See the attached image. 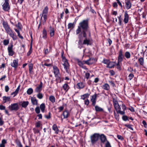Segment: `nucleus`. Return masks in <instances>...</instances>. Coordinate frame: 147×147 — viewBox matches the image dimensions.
<instances>
[{
    "label": "nucleus",
    "mask_w": 147,
    "mask_h": 147,
    "mask_svg": "<svg viewBox=\"0 0 147 147\" xmlns=\"http://www.w3.org/2000/svg\"><path fill=\"white\" fill-rule=\"evenodd\" d=\"M81 32L84 37H86L87 34L89 36H90L88 20H84L79 23L78 28L76 31V34H78Z\"/></svg>",
    "instance_id": "1"
},
{
    "label": "nucleus",
    "mask_w": 147,
    "mask_h": 147,
    "mask_svg": "<svg viewBox=\"0 0 147 147\" xmlns=\"http://www.w3.org/2000/svg\"><path fill=\"white\" fill-rule=\"evenodd\" d=\"M62 61L63 63L62 65L63 66L64 68L67 73H69V65L68 62V61L65 57L63 55H62Z\"/></svg>",
    "instance_id": "2"
},
{
    "label": "nucleus",
    "mask_w": 147,
    "mask_h": 147,
    "mask_svg": "<svg viewBox=\"0 0 147 147\" xmlns=\"http://www.w3.org/2000/svg\"><path fill=\"white\" fill-rule=\"evenodd\" d=\"M91 141L92 144H94L99 140L100 135L98 133H95L90 136Z\"/></svg>",
    "instance_id": "3"
},
{
    "label": "nucleus",
    "mask_w": 147,
    "mask_h": 147,
    "mask_svg": "<svg viewBox=\"0 0 147 147\" xmlns=\"http://www.w3.org/2000/svg\"><path fill=\"white\" fill-rule=\"evenodd\" d=\"M48 8L47 6L45 7L42 11L41 18L43 17V22H45L47 19L48 15Z\"/></svg>",
    "instance_id": "4"
},
{
    "label": "nucleus",
    "mask_w": 147,
    "mask_h": 147,
    "mask_svg": "<svg viewBox=\"0 0 147 147\" xmlns=\"http://www.w3.org/2000/svg\"><path fill=\"white\" fill-rule=\"evenodd\" d=\"M3 25L7 34H9L13 32L12 30L10 28L9 26L6 22L3 21Z\"/></svg>",
    "instance_id": "5"
},
{
    "label": "nucleus",
    "mask_w": 147,
    "mask_h": 147,
    "mask_svg": "<svg viewBox=\"0 0 147 147\" xmlns=\"http://www.w3.org/2000/svg\"><path fill=\"white\" fill-rule=\"evenodd\" d=\"M8 108L11 111H17L19 109L18 104V103L11 104L9 106Z\"/></svg>",
    "instance_id": "6"
},
{
    "label": "nucleus",
    "mask_w": 147,
    "mask_h": 147,
    "mask_svg": "<svg viewBox=\"0 0 147 147\" xmlns=\"http://www.w3.org/2000/svg\"><path fill=\"white\" fill-rule=\"evenodd\" d=\"M5 2L2 5L3 9L5 11H8L10 8L8 2L9 0H4Z\"/></svg>",
    "instance_id": "7"
},
{
    "label": "nucleus",
    "mask_w": 147,
    "mask_h": 147,
    "mask_svg": "<svg viewBox=\"0 0 147 147\" xmlns=\"http://www.w3.org/2000/svg\"><path fill=\"white\" fill-rule=\"evenodd\" d=\"M114 106L117 113H119L120 114H123L124 113V112L121 111V108L119 104H115V105Z\"/></svg>",
    "instance_id": "8"
},
{
    "label": "nucleus",
    "mask_w": 147,
    "mask_h": 147,
    "mask_svg": "<svg viewBox=\"0 0 147 147\" xmlns=\"http://www.w3.org/2000/svg\"><path fill=\"white\" fill-rule=\"evenodd\" d=\"M97 94H96L91 96L90 101L92 102V104L93 106H95L97 99Z\"/></svg>",
    "instance_id": "9"
},
{
    "label": "nucleus",
    "mask_w": 147,
    "mask_h": 147,
    "mask_svg": "<svg viewBox=\"0 0 147 147\" xmlns=\"http://www.w3.org/2000/svg\"><path fill=\"white\" fill-rule=\"evenodd\" d=\"M13 45H12L9 46L7 48L8 55L9 56H12L14 54V52L13 50Z\"/></svg>",
    "instance_id": "10"
},
{
    "label": "nucleus",
    "mask_w": 147,
    "mask_h": 147,
    "mask_svg": "<svg viewBox=\"0 0 147 147\" xmlns=\"http://www.w3.org/2000/svg\"><path fill=\"white\" fill-rule=\"evenodd\" d=\"M96 61V59L94 58H90L89 59L84 61V63L89 65L95 63Z\"/></svg>",
    "instance_id": "11"
},
{
    "label": "nucleus",
    "mask_w": 147,
    "mask_h": 147,
    "mask_svg": "<svg viewBox=\"0 0 147 147\" xmlns=\"http://www.w3.org/2000/svg\"><path fill=\"white\" fill-rule=\"evenodd\" d=\"M129 15L127 13V11H125L124 14V19L123 22L125 24L127 23L129 21Z\"/></svg>",
    "instance_id": "12"
},
{
    "label": "nucleus",
    "mask_w": 147,
    "mask_h": 147,
    "mask_svg": "<svg viewBox=\"0 0 147 147\" xmlns=\"http://www.w3.org/2000/svg\"><path fill=\"white\" fill-rule=\"evenodd\" d=\"M123 57L124 56L123 54L122 50L121 49L120 50L119 52L118 61L119 62H121Z\"/></svg>",
    "instance_id": "13"
},
{
    "label": "nucleus",
    "mask_w": 147,
    "mask_h": 147,
    "mask_svg": "<svg viewBox=\"0 0 147 147\" xmlns=\"http://www.w3.org/2000/svg\"><path fill=\"white\" fill-rule=\"evenodd\" d=\"M125 7L127 9H130L131 6V4L129 0H125Z\"/></svg>",
    "instance_id": "14"
},
{
    "label": "nucleus",
    "mask_w": 147,
    "mask_h": 147,
    "mask_svg": "<svg viewBox=\"0 0 147 147\" xmlns=\"http://www.w3.org/2000/svg\"><path fill=\"white\" fill-rule=\"evenodd\" d=\"M11 65L12 67L16 69L18 65V60H13V62L11 63Z\"/></svg>",
    "instance_id": "15"
},
{
    "label": "nucleus",
    "mask_w": 147,
    "mask_h": 147,
    "mask_svg": "<svg viewBox=\"0 0 147 147\" xmlns=\"http://www.w3.org/2000/svg\"><path fill=\"white\" fill-rule=\"evenodd\" d=\"M42 86V82H40V84L37 86L35 90V91L36 92H39L41 91Z\"/></svg>",
    "instance_id": "16"
},
{
    "label": "nucleus",
    "mask_w": 147,
    "mask_h": 147,
    "mask_svg": "<svg viewBox=\"0 0 147 147\" xmlns=\"http://www.w3.org/2000/svg\"><path fill=\"white\" fill-rule=\"evenodd\" d=\"M53 71L54 73L55 76H58V75L59 74V70L58 68L56 66L53 67Z\"/></svg>",
    "instance_id": "17"
},
{
    "label": "nucleus",
    "mask_w": 147,
    "mask_h": 147,
    "mask_svg": "<svg viewBox=\"0 0 147 147\" xmlns=\"http://www.w3.org/2000/svg\"><path fill=\"white\" fill-rule=\"evenodd\" d=\"M84 37L86 38L83 41V44L84 45H91V40L89 39H87L86 36Z\"/></svg>",
    "instance_id": "18"
},
{
    "label": "nucleus",
    "mask_w": 147,
    "mask_h": 147,
    "mask_svg": "<svg viewBox=\"0 0 147 147\" xmlns=\"http://www.w3.org/2000/svg\"><path fill=\"white\" fill-rule=\"evenodd\" d=\"M85 84L82 82H80L78 83L77 84V88L79 89H82L85 86Z\"/></svg>",
    "instance_id": "19"
},
{
    "label": "nucleus",
    "mask_w": 147,
    "mask_h": 147,
    "mask_svg": "<svg viewBox=\"0 0 147 147\" xmlns=\"http://www.w3.org/2000/svg\"><path fill=\"white\" fill-rule=\"evenodd\" d=\"M31 100L32 103L34 105H37L38 100L35 97H31Z\"/></svg>",
    "instance_id": "20"
},
{
    "label": "nucleus",
    "mask_w": 147,
    "mask_h": 147,
    "mask_svg": "<svg viewBox=\"0 0 147 147\" xmlns=\"http://www.w3.org/2000/svg\"><path fill=\"white\" fill-rule=\"evenodd\" d=\"M116 63L115 62H109L107 66V67L112 68L115 65Z\"/></svg>",
    "instance_id": "21"
},
{
    "label": "nucleus",
    "mask_w": 147,
    "mask_h": 147,
    "mask_svg": "<svg viewBox=\"0 0 147 147\" xmlns=\"http://www.w3.org/2000/svg\"><path fill=\"white\" fill-rule=\"evenodd\" d=\"M84 72L85 73L84 76L85 78H86L87 79H88L90 78V73H91L90 71L88 70L86 72L84 71Z\"/></svg>",
    "instance_id": "22"
},
{
    "label": "nucleus",
    "mask_w": 147,
    "mask_h": 147,
    "mask_svg": "<svg viewBox=\"0 0 147 147\" xmlns=\"http://www.w3.org/2000/svg\"><path fill=\"white\" fill-rule=\"evenodd\" d=\"M69 115V112L67 110L65 111L63 113V118L66 119L68 118Z\"/></svg>",
    "instance_id": "23"
},
{
    "label": "nucleus",
    "mask_w": 147,
    "mask_h": 147,
    "mask_svg": "<svg viewBox=\"0 0 147 147\" xmlns=\"http://www.w3.org/2000/svg\"><path fill=\"white\" fill-rule=\"evenodd\" d=\"M100 138L101 142L103 143L105 142L107 140L105 136L103 134L100 135Z\"/></svg>",
    "instance_id": "24"
},
{
    "label": "nucleus",
    "mask_w": 147,
    "mask_h": 147,
    "mask_svg": "<svg viewBox=\"0 0 147 147\" xmlns=\"http://www.w3.org/2000/svg\"><path fill=\"white\" fill-rule=\"evenodd\" d=\"M102 88L106 90H109L110 87L108 84L107 83H105L103 85Z\"/></svg>",
    "instance_id": "25"
},
{
    "label": "nucleus",
    "mask_w": 147,
    "mask_h": 147,
    "mask_svg": "<svg viewBox=\"0 0 147 147\" xmlns=\"http://www.w3.org/2000/svg\"><path fill=\"white\" fill-rule=\"evenodd\" d=\"M3 98L4 103L10 101L11 100L10 98L9 97L4 96L3 97Z\"/></svg>",
    "instance_id": "26"
},
{
    "label": "nucleus",
    "mask_w": 147,
    "mask_h": 147,
    "mask_svg": "<svg viewBox=\"0 0 147 147\" xmlns=\"http://www.w3.org/2000/svg\"><path fill=\"white\" fill-rule=\"evenodd\" d=\"M90 94L87 93L81 96V98L83 100H84L85 98L89 97Z\"/></svg>",
    "instance_id": "27"
},
{
    "label": "nucleus",
    "mask_w": 147,
    "mask_h": 147,
    "mask_svg": "<svg viewBox=\"0 0 147 147\" xmlns=\"http://www.w3.org/2000/svg\"><path fill=\"white\" fill-rule=\"evenodd\" d=\"M7 140L5 139H3L1 143L0 144V147H5V144L7 143Z\"/></svg>",
    "instance_id": "28"
},
{
    "label": "nucleus",
    "mask_w": 147,
    "mask_h": 147,
    "mask_svg": "<svg viewBox=\"0 0 147 147\" xmlns=\"http://www.w3.org/2000/svg\"><path fill=\"white\" fill-rule=\"evenodd\" d=\"M95 106V108L96 111L97 112H100L103 111V109L99 106L96 105Z\"/></svg>",
    "instance_id": "29"
},
{
    "label": "nucleus",
    "mask_w": 147,
    "mask_h": 147,
    "mask_svg": "<svg viewBox=\"0 0 147 147\" xmlns=\"http://www.w3.org/2000/svg\"><path fill=\"white\" fill-rule=\"evenodd\" d=\"M29 102L28 101H24L22 102L21 105L22 107L25 108L27 107V105H28Z\"/></svg>",
    "instance_id": "30"
},
{
    "label": "nucleus",
    "mask_w": 147,
    "mask_h": 147,
    "mask_svg": "<svg viewBox=\"0 0 147 147\" xmlns=\"http://www.w3.org/2000/svg\"><path fill=\"white\" fill-rule=\"evenodd\" d=\"M63 88L66 92H67L69 89V87L67 84L65 83L63 85Z\"/></svg>",
    "instance_id": "31"
},
{
    "label": "nucleus",
    "mask_w": 147,
    "mask_h": 147,
    "mask_svg": "<svg viewBox=\"0 0 147 147\" xmlns=\"http://www.w3.org/2000/svg\"><path fill=\"white\" fill-rule=\"evenodd\" d=\"M45 108V104L44 103L41 104L40 106V108L42 112L44 113Z\"/></svg>",
    "instance_id": "32"
},
{
    "label": "nucleus",
    "mask_w": 147,
    "mask_h": 147,
    "mask_svg": "<svg viewBox=\"0 0 147 147\" xmlns=\"http://www.w3.org/2000/svg\"><path fill=\"white\" fill-rule=\"evenodd\" d=\"M52 129L53 130L55 131L56 133H58V129L57 125L56 124H55L53 125L52 126Z\"/></svg>",
    "instance_id": "33"
},
{
    "label": "nucleus",
    "mask_w": 147,
    "mask_h": 147,
    "mask_svg": "<svg viewBox=\"0 0 147 147\" xmlns=\"http://www.w3.org/2000/svg\"><path fill=\"white\" fill-rule=\"evenodd\" d=\"M9 34L13 38V40H15L16 39L17 37L16 35H14L13 32Z\"/></svg>",
    "instance_id": "34"
},
{
    "label": "nucleus",
    "mask_w": 147,
    "mask_h": 147,
    "mask_svg": "<svg viewBox=\"0 0 147 147\" xmlns=\"http://www.w3.org/2000/svg\"><path fill=\"white\" fill-rule=\"evenodd\" d=\"M49 99L53 103L55 102V97L53 95H51L49 96Z\"/></svg>",
    "instance_id": "35"
},
{
    "label": "nucleus",
    "mask_w": 147,
    "mask_h": 147,
    "mask_svg": "<svg viewBox=\"0 0 147 147\" xmlns=\"http://www.w3.org/2000/svg\"><path fill=\"white\" fill-rule=\"evenodd\" d=\"M84 44L83 42H82V40L80 39L78 42V48L81 49L83 47V45Z\"/></svg>",
    "instance_id": "36"
},
{
    "label": "nucleus",
    "mask_w": 147,
    "mask_h": 147,
    "mask_svg": "<svg viewBox=\"0 0 147 147\" xmlns=\"http://www.w3.org/2000/svg\"><path fill=\"white\" fill-rule=\"evenodd\" d=\"M42 37L44 39H46L47 37V32L45 29H44L42 31Z\"/></svg>",
    "instance_id": "37"
},
{
    "label": "nucleus",
    "mask_w": 147,
    "mask_h": 147,
    "mask_svg": "<svg viewBox=\"0 0 147 147\" xmlns=\"http://www.w3.org/2000/svg\"><path fill=\"white\" fill-rule=\"evenodd\" d=\"M121 62H119L117 61V63L116 64L117 68V69L120 70L121 69Z\"/></svg>",
    "instance_id": "38"
},
{
    "label": "nucleus",
    "mask_w": 147,
    "mask_h": 147,
    "mask_svg": "<svg viewBox=\"0 0 147 147\" xmlns=\"http://www.w3.org/2000/svg\"><path fill=\"white\" fill-rule=\"evenodd\" d=\"M20 86H19L18 88H17L16 90L14 92H13L12 93V95L14 94V96H16L18 93V92L19 90Z\"/></svg>",
    "instance_id": "39"
},
{
    "label": "nucleus",
    "mask_w": 147,
    "mask_h": 147,
    "mask_svg": "<svg viewBox=\"0 0 147 147\" xmlns=\"http://www.w3.org/2000/svg\"><path fill=\"white\" fill-rule=\"evenodd\" d=\"M138 61L140 64L141 65H143L144 64V58L143 57H141L138 59Z\"/></svg>",
    "instance_id": "40"
},
{
    "label": "nucleus",
    "mask_w": 147,
    "mask_h": 147,
    "mask_svg": "<svg viewBox=\"0 0 147 147\" xmlns=\"http://www.w3.org/2000/svg\"><path fill=\"white\" fill-rule=\"evenodd\" d=\"M36 96L38 99H42L43 97V94L40 92H38V93L36 95Z\"/></svg>",
    "instance_id": "41"
},
{
    "label": "nucleus",
    "mask_w": 147,
    "mask_h": 147,
    "mask_svg": "<svg viewBox=\"0 0 147 147\" xmlns=\"http://www.w3.org/2000/svg\"><path fill=\"white\" fill-rule=\"evenodd\" d=\"M33 92V89L32 88H30L28 89L27 93L28 94L30 95Z\"/></svg>",
    "instance_id": "42"
},
{
    "label": "nucleus",
    "mask_w": 147,
    "mask_h": 147,
    "mask_svg": "<svg viewBox=\"0 0 147 147\" xmlns=\"http://www.w3.org/2000/svg\"><path fill=\"white\" fill-rule=\"evenodd\" d=\"M125 56L126 58L129 59L131 55L129 52L126 51L125 53Z\"/></svg>",
    "instance_id": "43"
},
{
    "label": "nucleus",
    "mask_w": 147,
    "mask_h": 147,
    "mask_svg": "<svg viewBox=\"0 0 147 147\" xmlns=\"http://www.w3.org/2000/svg\"><path fill=\"white\" fill-rule=\"evenodd\" d=\"M29 67V71L30 73L32 72L33 65L32 63H30L28 65Z\"/></svg>",
    "instance_id": "44"
},
{
    "label": "nucleus",
    "mask_w": 147,
    "mask_h": 147,
    "mask_svg": "<svg viewBox=\"0 0 147 147\" xmlns=\"http://www.w3.org/2000/svg\"><path fill=\"white\" fill-rule=\"evenodd\" d=\"M50 28H51L50 30V36L52 37L54 35L55 31L53 28H52L51 27H50Z\"/></svg>",
    "instance_id": "45"
},
{
    "label": "nucleus",
    "mask_w": 147,
    "mask_h": 147,
    "mask_svg": "<svg viewBox=\"0 0 147 147\" xmlns=\"http://www.w3.org/2000/svg\"><path fill=\"white\" fill-rule=\"evenodd\" d=\"M114 116H115V118L118 121L119 120V115L118 114L119 113H115V111H114Z\"/></svg>",
    "instance_id": "46"
},
{
    "label": "nucleus",
    "mask_w": 147,
    "mask_h": 147,
    "mask_svg": "<svg viewBox=\"0 0 147 147\" xmlns=\"http://www.w3.org/2000/svg\"><path fill=\"white\" fill-rule=\"evenodd\" d=\"M78 65L81 67H82L83 65L85 63L84 61L83 63L81 61H80L79 60H77Z\"/></svg>",
    "instance_id": "47"
},
{
    "label": "nucleus",
    "mask_w": 147,
    "mask_h": 147,
    "mask_svg": "<svg viewBox=\"0 0 147 147\" xmlns=\"http://www.w3.org/2000/svg\"><path fill=\"white\" fill-rule=\"evenodd\" d=\"M122 109L123 110V111H123L124 112V113L123 114H121V115H124L125 114V111L126 109V107L125 106L124 104H122Z\"/></svg>",
    "instance_id": "48"
},
{
    "label": "nucleus",
    "mask_w": 147,
    "mask_h": 147,
    "mask_svg": "<svg viewBox=\"0 0 147 147\" xmlns=\"http://www.w3.org/2000/svg\"><path fill=\"white\" fill-rule=\"evenodd\" d=\"M9 41L8 40H4L3 41V44L5 45H7L9 43Z\"/></svg>",
    "instance_id": "49"
},
{
    "label": "nucleus",
    "mask_w": 147,
    "mask_h": 147,
    "mask_svg": "<svg viewBox=\"0 0 147 147\" xmlns=\"http://www.w3.org/2000/svg\"><path fill=\"white\" fill-rule=\"evenodd\" d=\"M109 62V60L105 59H104L102 61V62L104 64H106L107 65L108 64Z\"/></svg>",
    "instance_id": "50"
},
{
    "label": "nucleus",
    "mask_w": 147,
    "mask_h": 147,
    "mask_svg": "<svg viewBox=\"0 0 147 147\" xmlns=\"http://www.w3.org/2000/svg\"><path fill=\"white\" fill-rule=\"evenodd\" d=\"M125 126L127 127L128 128H129L130 129L133 131V127H132L131 125H127L126 124L125 125Z\"/></svg>",
    "instance_id": "51"
},
{
    "label": "nucleus",
    "mask_w": 147,
    "mask_h": 147,
    "mask_svg": "<svg viewBox=\"0 0 147 147\" xmlns=\"http://www.w3.org/2000/svg\"><path fill=\"white\" fill-rule=\"evenodd\" d=\"M122 119L123 121H126L128 120V117L126 115H123L122 117Z\"/></svg>",
    "instance_id": "52"
},
{
    "label": "nucleus",
    "mask_w": 147,
    "mask_h": 147,
    "mask_svg": "<svg viewBox=\"0 0 147 147\" xmlns=\"http://www.w3.org/2000/svg\"><path fill=\"white\" fill-rule=\"evenodd\" d=\"M121 16L120 15L118 17L119 19V24L120 25H121L122 24V21L121 19Z\"/></svg>",
    "instance_id": "53"
},
{
    "label": "nucleus",
    "mask_w": 147,
    "mask_h": 147,
    "mask_svg": "<svg viewBox=\"0 0 147 147\" xmlns=\"http://www.w3.org/2000/svg\"><path fill=\"white\" fill-rule=\"evenodd\" d=\"M35 111L37 113H39L40 112V109L39 107H36L35 109Z\"/></svg>",
    "instance_id": "54"
},
{
    "label": "nucleus",
    "mask_w": 147,
    "mask_h": 147,
    "mask_svg": "<svg viewBox=\"0 0 147 147\" xmlns=\"http://www.w3.org/2000/svg\"><path fill=\"white\" fill-rule=\"evenodd\" d=\"M74 27V24L72 23H69L68 24V28H73Z\"/></svg>",
    "instance_id": "55"
},
{
    "label": "nucleus",
    "mask_w": 147,
    "mask_h": 147,
    "mask_svg": "<svg viewBox=\"0 0 147 147\" xmlns=\"http://www.w3.org/2000/svg\"><path fill=\"white\" fill-rule=\"evenodd\" d=\"M134 76V75L133 74H130L128 76L129 79L131 80Z\"/></svg>",
    "instance_id": "56"
},
{
    "label": "nucleus",
    "mask_w": 147,
    "mask_h": 147,
    "mask_svg": "<svg viewBox=\"0 0 147 147\" xmlns=\"http://www.w3.org/2000/svg\"><path fill=\"white\" fill-rule=\"evenodd\" d=\"M41 125V123L40 121H38L37 122L36 124V126L37 127H40Z\"/></svg>",
    "instance_id": "57"
},
{
    "label": "nucleus",
    "mask_w": 147,
    "mask_h": 147,
    "mask_svg": "<svg viewBox=\"0 0 147 147\" xmlns=\"http://www.w3.org/2000/svg\"><path fill=\"white\" fill-rule=\"evenodd\" d=\"M4 122L3 121L2 118L0 117V125H2L4 124Z\"/></svg>",
    "instance_id": "58"
},
{
    "label": "nucleus",
    "mask_w": 147,
    "mask_h": 147,
    "mask_svg": "<svg viewBox=\"0 0 147 147\" xmlns=\"http://www.w3.org/2000/svg\"><path fill=\"white\" fill-rule=\"evenodd\" d=\"M106 147H111V145L109 142L107 141L105 144Z\"/></svg>",
    "instance_id": "59"
},
{
    "label": "nucleus",
    "mask_w": 147,
    "mask_h": 147,
    "mask_svg": "<svg viewBox=\"0 0 147 147\" xmlns=\"http://www.w3.org/2000/svg\"><path fill=\"white\" fill-rule=\"evenodd\" d=\"M113 6L115 8H117V7L118 5L117 3L116 2H114L113 3Z\"/></svg>",
    "instance_id": "60"
},
{
    "label": "nucleus",
    "mask_w": 147,
    "mask_h": 147,
    "mask_svg": "<svg viewBox=\"0 0 147 147\" xmlns=\"http://www.w3.org/2000/svg\"><path fill=\"white\" fill-rule=\"evenodd\" d=\"M142 123L144 125V126L146 128L147 127V124L146 121L145 120L142 121Z\"/></svg>",
    "instance_id": "61"
},
{
    "label": "nucleus",
    "mask_w": 147,
    "mask_h": 147,
    "mask_svg": "<svg viewBox=\"0 0 147 147\" xmlns=\"http://www.w3.org/2000/svg\"><path fill=\"white\" fill-rule=\"evenodd\" d=\"M117 1V3H118L119 5L121 7V8L123 7V6L121 2L119 0H116Z\"/></svg>",
    "instance_id": "62"
},
{
    "label": "nucleus",
    "mask_w": 147,
    "mask_h": 147,
    "mask_svg": "<svg viewBox=\"0 0 147 147\" xmlns=\"http://www.w3.org/2000/svg\"><path fill=\"white\" fill-rule=\"evenodd\" d=\"M89 101L88 99H87L84 101V104L85 105H88L89 104Z\"/></svg>",
    "instance_id": "63"
},
{
    "label": "nucleus",
    "mask_w": 147,
    "mask_h": 147,
    "mask_svg": "<svg viewBox=\"0 0 147 147\" xmlns=\"http://www.w3.org/2000/svg\"><path fill=\"white\" fill-rule=\"evenodd\" d=\"M5 109V107L2 105H0V109L1 110H4Z\"/></svg>",
    "instance_id": "64"
}]
</instances>
